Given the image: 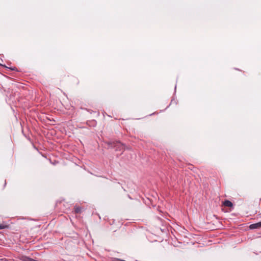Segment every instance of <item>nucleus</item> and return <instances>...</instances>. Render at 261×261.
<instances>
[{"mask_svg":"<svg viewBox=\"0 0 261 261\" xmlns=\"http://www.w3.org/2000/svg\"><path fill=\"white\" fill-rule=\"evenodd\" d=\"M110 147L115 148L116 150L123 151L124 150V145L119 141L110 142L108 143Z\"/></svg>","mask_w":261,"mask_h":261,"instance_id":"1","label":"nucleus"},{"mask_svg":"<svg viewBox=\"0 0 261 261\" xmlns=\"http://www.w3.org/2000/svg\"><path fill=\"white\" fill-rule=\"evenodd\" d=\"M249 228L251 229H254L261 228V222L251 224L249 226Z\"/></svg>","mask_w":261,"mask_h":261,"instance_id":"2","label":"nucleus"},{"mask_svg":"<svg viewBox=\"0 0 261 261\" xmlns=\"http://www.w3.org/2000/svg\"><path fill=\"white\" fill-rule=\"evenodd\" d=\"M82 207L75 206L74 207V212L76 214H80L82 212Z\"/></svg>","mask_w":261,"mask_h":261,"instance_id":"3","label":"nucleus"},{"mask_svg":"<svg viewBox=\"0 0 261 261\" xmlns=\"http://www.w3.org/2000/svg\"><path fill=\"white\" fill-rule=\"evenodd\" d=\"M223 204L225 206L227 207H231L233 205L232 203L230 201L228 200H225L223 202Z\"/></svg>","mask_w":261,"mask_h":261,"instance_id":"4","label":"nucleus"},{"mask_svg":"<svg viewBox=\"0 0 261 261\" xmlns=\"http://www.w3.org/2000/svg\"><path fill=\"white\" fill-rule=\"evenodd\" d=\"M23 261H38L29 257H25Z\"/></svg>","mask_w":261,"mask_h":261,"instance_id":"5","label":"nucleus"},{"mask_svg":"<svg viewBox=\"0 0 261 261\" xmlns=\"http://www.w3.org/2000/svg\"><path fill=\"white\" fill-rule=\"evenodd\" d=\"M7 227V226L4 224H0V229H3Z\"/></svg>","mask_w":261,"mask_h":261,"instance_id":"6","label":"nucleus"},{"mask_svg":"<svg viewBox=\"0 0 261 261\" xmlns=\"http://www.w3.org/2000/svg\"><path fill=\"white\" fill-rule=\"evenodd\" d=\"M92 122L93 123V125H95L96 124V121H93Z\"/></svg>","mask_w":261,"mask_h":261,"instance_id":"7","label":"nucleus"}]
</instances>
